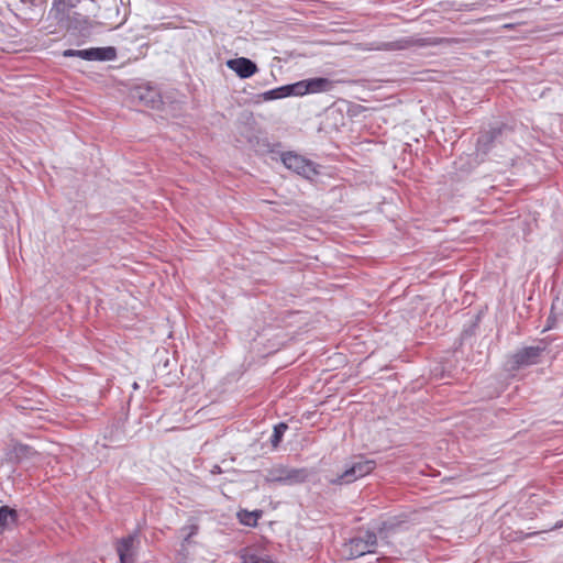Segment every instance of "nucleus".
<instances>
[{
  "label": "nucleus",
  "instance_id": "aec40b11",
  "mask_svg": "<svg viewBox=\"0 0 563 563\" xmlns=\"http://www.w3.org/2000/svg\"><path fill=\"white\" fill-rule=\"evenodd\" d=\"M288 429V426L284 422H280L274 427V432L271 438V443L273 448H277L283 440L285 431Z\"/></svg>",
  "mask_w": 563,
  "mask_h": 563
},
{
  "label": "nucleus",
  "instance_id": "423d86ee",
  "mask_svg": "<svg viewBox=\"0 0 563 563\" xmlns=\"http://www.w3.org/2000/svg\"><path fill=\"white\" fill-rule=\"evenodd\" d=\"M136 533L129 534L117 541L115 550L119 555L120 563H134L137 551Z\"/></svg>",
  "mask_w": 563,
  "mask_h": 563
},
{
  "label": "nucleus",
  "instance_id": "7ed1b4c3",
  "mask_svg": "<svg viewBox=\"0 0 563 563\" xmlns=\"http://www.w3.org/2000/svg\"><path fill=\"white\" fill-rule=\"evenodd\" d=\"M375 467L376 462L374 460H364L363 456H358L342 474L330 482L335 485L351 484L372 473Z\"/></svg>",
  "mask_w": 563,
  "mask_h": 563
},
{
  "label": "nucleus",
  "instance_id": "ddd939ff",
  "mask_svg": "<svg viewBox=\"0 0 563 563\" xmlns=\"http://www.w3.org/2000/svg\"><path fill=\"white\" fill-rule=\"evenodd\" d=\"M40 454L31 446L22 443H15L9 454V459L16 463L38 457Z\"/></svg>",
  "mask_w": 563,
  "mask_h": 563
},
{
  "label": "nucleus",
  "instance_id": "4468645a",
  "mask_svg": "<svg viewBox=\"0 0 563 563\" xmlns=\"http://www.w3.org/2000/svg\"><path fill=\"white\" fill-rule=\"evenodd\" d=\"M68 30L77 31L81 36H89L91 23L89 19L78 12H75L66 24Z\"/></svg>",
  "mask_w": 563,
  "mask_h": 563
},
{
  "label": "nucleus",
  "instance_id": "f03ea898",
  "mask_svg": "<svg viewBox=\"0 0 563 563\" xmlns=\"http://www.w3.org/2000/svg\"><path fill=\"white\" fill-rule=\"evenodd\" d=\"M310 476L308 468H295L284 465H277L268 470L265 481L267 483H278L282 485H297L305 483Z\"/></svg>",
  "mask_w": 563,
  "mask_h": 563
},
{
  "label": "nucleus",
  "instance_id": "412c9836",
  "mask_svg": "<svg viewBox=\"0 0 563 563\" xmlns=\"http://www.w3.org/2000/svg\"><path fill=\"white\" fill-rule=\"evenodd\" d=\"M198 532V526L192 525L189 527V532L185 538V541H188L192 536H195Z\"/></svg>",
  "mask_w": 563,
  "mask_h": 563
},
{
  "label": "nucleus",
  "instance_id": "9d476101",
  "mask_svg": "<svg viewBox=\"0 0 563 563\" xmlns=\"http://www.w3.org/2000/svg\"><path fill=\"white\" fill-rule=\"evenodd\" d=\"M133 99L139 100V102L145 107L156 109L162 104V98L159 92L150 86L137 87L133 91Z\"/></svg>",
  "mask_w": 563,
  "mask_h": 563
},
{
  "label": "nucleus",
  "instance_id": "1a4fd4ad",
  "mask_svg": "<svg viewBox=\"0 0 563 563\" xmlns=\"http://www.w3.org/2000/svg\"><path fill=\"white\" fill-rule=\"evenodd\" d=\"M377 544V537L372 531H366L364 537L353 538L350 542V555L358 558L372 552V548Z\"/></svg>",
  "mask_w": 563,
  "mask_h": 563
},
{
  "label": "nucleus",
  "instance_id": "20e7f679",
  "mask_svg": "<svg viewBox=\"0 0 563 563\" xmlns=\"http://www.w3.org/2000/svg\"><path fill=\"white\" fill-rule=\"evenodd\" d=\"M544 351L545 345L540 344L534 346H525L518 350L509 358L511 369H519L521 367L538 364Z\"/></svg>",
  "mask_w": 563,
  "mask_h": 563
},
{
  "label": "nucleus",
  "instance_id": "2eb2a0df",
  "mask_svg": "<svg viewBox=\"0 0 563 563\" xmlns=\"http://www.w3.org/2000/svg\"><path fill=\"white\" fill-rule=\"evenodd\" d=\"M510 132L511 129L508 125L499 121H495L489 124L488 129L484 130V133L486 135L485 141H495L499 137L508 139L510 137Z\"/></svg>",
  "mask_w": 563,
  "mask_h": 563
},
{
  "label": "nucleus",
  "instance_id": "5701e85b",
  "mask_svg": "<svg viewBox=\"0 0 563 563\" xmlns=\"http://www.w3.org/2000/svg\"><path fill=\"white\" fill-rule=\"evenodd\" d=\"M133 388H134V389L139 388L137 383H134V384H133Z\"/></svg>",
  "mask_w": 563,
  "mask_h": 563
},
{
  "label": "nucleus",
  "instance_id": "f257e3e1",
  "mask_svg": "<svg viewBox=\"0 0 563 563\" xmlns=\"http://www.w3.org/2000/svg\"><path fill=\"white\" fill-rule=\"evenodd\" d=\"M263 145L267 147V150H263V153H267L273 161H277L279 158L285 167L294 170L305 178L312 179L316 175L319 174L317 166L311 161L306 159L305 157L292 152H275L274 150L269 148V143H263Z\"/></svg>",
  "mask_w": 563,
  "mask_h": 563
},
{
  "label": "nucleus",
  "instance_id": "4be33fe9",
  "mask_svg": "<svg viewBox=\"0 0 563 563\" xmlns=\"http://www.w3.org/2000/svg\"><path fill=\"white\" fill-rule=\"evenodd\" d=\"M560 528H563V521H558V522L554 525V527H553V529H560Z\"/></svg>",
  "mask_w": 563,
  "mask_h": 563
},
{
  "label": "nucleus",
  "instance_id": "0eeeda50",
  "mask_svg": "<svg viewBox=\"0 0 563 563\" xmlns=\"http://www.w3.org/2000/svg\"><path fill=\"white\" fill-rule=\"evenodd\" d=\"M80 0H54L49 10V15L57 21V23H66L71 19L76 12L74 9L78 5Z\"/></svg>",
  "mask_w": 563,
  "mask_h": 563
},
{
  "label": "nucleus",
  "instance_id": "9b49d317",
  "mask_svg": "<svg viewBox=\"0 0 563 563\" xmlns=\"http://www.w3.org/2000/svg\"><path fill=\"white\" fill-rule=\"evenodd\" d=\"M225 65L243 79L250 78L258 70L256 64L246 57L229 59L227 60Z\"/></svg>",
  "mask_w": 563,
  "mask_h": 563
},
{
  "label": "nucleus",
  "instance_id": "f3484780",
  "mask_svg": "<svg viewBox=\"0 0 563 563\" xmlns=\"http://www.w3.org/2000/svg\"><path fill=\"white\" fill-rule=\"evenodd\" d=\"M415 43L411 38H400L394 42H386L383 43L378 48L379 49H386V51H401L409 48Z\"/></svg>",
  "mask_w": 563,
  "mask_h": 563
},
{
  "label": "nucleus",
  "instance_id": "dca6fc26",
  "mask_svg": "<svg viewBox=\"0 0 563 563\" xmlns=\"http://www.w3.org/2000/svg\"><path fill=\"white\" fill-rule=\"evenodd\" d=\"M288 96H297L296 84L282 86L263 93L265 100L280 99Z\"/></svg>",
  "mask_w": 563,
  "mask_h": 563
},
{
  "label": "nucleus",
  "instance_id": "a211bd4d",
  "mask_svg": "<svg viewBox=\"0 0 563 563\" xmlns=\"http://www.w3.org/2000/svg\"><path fill=\"white\" fill-rule=\"evenodd\" d=\"M16 520V511L8 506L0 507V527L8 528Z\"/></svg>",
  "mask_w": 563,
  "mask_h": 563
},
{
  "label": "nucleus",
  "instance_id": "6e6552de",
  "mask_svg": "<svg viewBox=\"0 0 563 563\" xmlns=\"http://www.w3.org/2000/svg\"><path fill=\"white\" fill-rule=\"evenodd\" d=\"M332 87L333 82L323 77H314L296 82L297 96L329 91Z\"/></svg>",
  "mask_w": 563,
  "mask_h": 563
},
{
  "label": "nucleus",
  "instance_id": "f8f14e48",
  "mask_svg": "<svg viewBox=\"0 0 563 563\" xmlns=\"http://www.w3.org/2000/svg\"><path fill=\"white\" fill-rule=\"evenodd\" d=\"M241 563H275L271 555L264 550L255 547H247L240 551Z\"/></svg>",
  "mask_w": 563,
  "mask_h": 563
},
{
  "label": "nucleus",
  "instance_id": "39448f33",
  "mask_svg": "<svg viewBox=\"0 0 563 563\" xmlns=\"http://www.w3.org/2000/svg\"><path fill=\"white\" fill-rule=\"evenodd\" d=\"M64 57H80L85 60L109 62L117 58V49L113 46L90 47L86 49H66Z\"/></svg>",
  "mask_w": 563,
  "mask_h": 563
},
{
  "label": "nucleus",
  "instance_id": "6ab92c4d",
  "mask_svg": "<svg viewBox=\"0 0 563 563\" xmlns=\"http://www.w3.org/2000/svg\"><path fill=\"white\" fill-rule=\"evenodd\" d=\"M238 516L242 525L254 527L257 523V520L261 516V511L242 510L238 514Z\"/></svg>",
  "mask_w": 563,
  "mask_h": 563
}]
</instances>
